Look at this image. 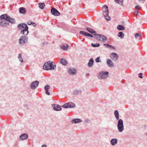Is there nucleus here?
Segmentation results:
<instances>
[{
    "mask_svg": "<svg viewBox=\"0 0 147 147\" xmlns=\"http://www.w3.org/2000/svg\"><path fill=\"white\" fill-rule=\"evenodd\" d=\"M117 128L118 131L119 132H122L124 130V125L117 126Z\"/></svg>",
    "mask_w": 147,
    "mask_h": 147,
    "instance_id": "b1692460",
    "label": "nucleus"
},
{
    "mask_svg": "<svg viewBox=\"0 0 147 147\" xmlns=\"http://www.w3.org/2000/svg\"><path fill=\"white\" fill-rule=\"evenodd\" d=\"M32 22L31 21H30L27 22V24L28 25H31L32 24Z\"/></svg>",
    "mask_w": 147,
    "mask_h": 147,
    "instance_id": "37998d69",
    "label": "nucleus"
},
{
    "mask_svg": "<svg viewBox=\"0 0 147 147\" xmlns=\"http://www.w3.org/2000/svg\"><path fill=\"white\" fill-rule=\"evenodd\" d=\"M52 106L54 110L56 111H60L61 109V106L57 104H53Z\"/></svg>",
    "mask_w": 147,
    "mask_h": 147,
    "instance_id": "ddd939ff",
    "label": "nucleus"
},
{
    "mask_svg": "<svg viewBox=\"0 0 147 147\" xmlns=\"http://www.w3.org/2000/svg\"><path fill=\"white\" fill-rule=\"evenodd\" d=\"M115 2L121 5L123 4V0H115Z\"/></svg>",
    "mask_w": 147,
    "mask_h": 147,
    "instance_id": "c85d7f7f",
    "label": "nucleus"
},
{
    "mask_svg": "<svg viewBox=\"0 0 147 147\" xmlns=\"http://www.w3.org/2000/svg\"><path fill=\"white\" fill-rule=\"evenodd\" d=\"M142 73H140L138 74L139 77L140 78H143V77L142 76Z\"/></svg>",
    "mask_w": 147,
    "mask_h": 147,
    "instance_id": "a19ab883",
    "label": "nucleus"
},
{
    "mask_svg": "<svg viewBox=\"0 0 147 147\" xmlns=\"http://www.w3.org/2000/svg\"><path fill=\"white\" fill-rule=\"evenodd\" d=\"M109 10H102V16L107 21H109L111 19L110 17L108 15L109 13Z\"/></svg>",
    "mask_w": 147,
    "mask_h": 147,
    "instance_id": "6e6552de",
    "label": "nucleus"
},
{
    "mask_svg": "<svg viewBox=\"0 0 147 147\" xmlns=\"http://www.w3.org/2000/svg\"><path fill=\"white\" fill-rule=\"evenodd\" d=\"M60 63L64 65H66L68 63L67 61L64 59H61Z\"/></svg>",
    "mask_w": 147,
    "mask_h": 147,
    "instance_id": "4be33fe9",
    "label": "nucleus"
},
{
    "mask_svg": "<svg viewBox=\"0 0 147 147\" xmlns=\"http://www.w3.org/2000/svg\"><path fill=\"white\" fill-rule=\"evenodd\" d=\"M117 28V29L119 30H123L125 29V27L122 25H118Z\"/></svg>",
    "mask_w": 147,
    "mask_h": 147,
    "instance_id": "393cba45",
    "label": "nucleus"
},
{
    "mask_svg": "<svg viewBox=\"0 0 147 147\" xmlns=\"http://www.w3.org/2000/svg\"><path fill=\"white\" fill-rule=\"evenodd\" d=\"M141 36V34L140 33L136 34L135 35V37L136 38L140 37Z\"/></svg>",
    "mask_w": 147,
    "mask_h": 147,
    "instance_id": "c9c22d12",
    "label": "nucleus"
},
{
    "mask_svg": "<svg viewBox=\"0 0 147 147\" xmlns=\"http://www.w3.org/2000/svg\"><path fill=\"white\" fill-rule=\"evenodd\" d=\"M86 30L91 34L94 35V36L95 34H96L95 31L91 28L87 27L86 28Z\"/></svg>",
    "mask_w": 147,
    "mask_h": 147,
    "instance_id": "a211bd4d",
    "label": "nucleus"
},
{
    "mask_svg": "<svg viewBox=\"0 0 147 147\" xmlns=\"http://www.w3.org/2000/svg\"><path fill=\"white\" fill-rule=\"evenodd\" d=\"M94 38L97 40L102 42H105L107 40V38L105 36L101 34H95Z\"/></svg>",
    "mask_w": 147,
    "mask_h": 147,
    "instance_id": "0eeeda50",
    "label": "nucleus"
},
{
    "mask_svg": "<svg viewBox=\"0 0 147 147\" xmlns=\"http://www.w3.org/2000/svg\"><path fill=\"white\" fill-rule=\"evenodd\" d=\"M139 13V11H138L137 10H136L134 12V14L135 16H136L138 15Z\"/></svg>",
    "mask_w": 147,
    "mask_h": 147,
    "instance_id": "4c0bfd02",
    "label": "nucleus"
},
{
    "mask_svg": "<svg viewBox=\"0 0 147 147\" xmlns=\"http://www.w3.org/2000/svg\"><path fill=\"white\" fill-rule=\"evenodd\" d=\"M84 122L86 123H89L90 122V120L88 119H86L84 120Z\"/></svg>",
    "mask_w": 147,
    "mask_h": 147,
    "instance_id": "58836bf2",
    "label": "nucleus"
},
{
    "mask_svg": "<svg viewBox=\"0 0 147 147\" xmlns=\"http://www.w3.org/2000/svg\"><path fill=\"white\" fill-rule=\"evenodd\" d=\"M141 7L139 5H136L135 6V8L136 9H139L141 8Z\"/></svg>",
    "mask_w": 147,
    "mask_h": 147,
    "instance_id": "ea45409f",
    "label": "nucleus"
},
{
    "mask_svg": "<svg viewBox=\"0 0 147 147\" xmlns=\"http://www.w3.org/2000/svg\"><path fill=\"white\" fill-rule=\"evenodd\" d=\"M117 143V140L116 138L112 139L110 141V143L113 146L115 145Z\"/></svg>",
    "mask_w": 147,
    "mask_h": 147,
    "instance_id": "6ab92c4d",
    "label": "nucleus"
},
{
    "mask_svg": "<svg viewBox=\"0 0 147 147\" xmlns=\"http://www.w3.org/2000/svg\"><path fill=\"white\" fill-rule=\"evenodd\" d=\"M50 86L49 85H46L44 87L46 91V93L48 95H50V93L48 91V90Z\"/></svg>",
    "mask_w": 147,
    "mask_h": 147,
    "instance_id": "aec40b11",
    "label": "nucleus"
},
{
    "mask_svg": "<svg viewBox=\"0 0 147 147\" xmlns=\"http://www.w3.org/2000/svg\"><path fill=\"white\" fill-rule=\"evenodd\" d=\"M41 147H47V146L46 145H43Z\"/></svg>",
    "mask_w": 147,
    "mask_h": 147,
    "instance_id": "09e8293b",
    "label": "nucleus"
},
{
    "mask_svg": "<svg viewBox=\"0 0 147 147\" xmlns=\"http://www.w3.org/2000/svg\"><path fill=\"white\" fill-rule=\"evenodd\" d=\"M26 8H24L23 7H20L19 9H25Z\"/></svg>",
    "mask_w": 147,
    "mask_h": 147,
    "instance_id": "49530a36",
    "label": "nucleus"
},
{
    "mask_svg": "<svg viewBox=\"0 0 147 147\" xmlns=\"http://www.w3.org/2000/svg\"><path fill=\"white\" fill-rule=\"evenodd\" d=\"M69 47V46L67 44L66 45H61V49L64 51H66L67 50L68 48Z\"/></svg>",
    "mask_w": 147,
    "mask_h": 147,
    "instance_id": "412c9836",
    "label": "nucleus"
},
{
    "mask_svg": "<svg viewBox=\"0 0 147 147\" xmlns=\"http://www.w3.org/2000/svg\"><path fill=\"white\" fill-rule=\"evenodd\" d=\"M111 58L114 61H117L119 58L118 55L115 53H112L110 55Z\"/></svg>",
    "mask_w": 147,
    "mask_h": 147,
    "instance_id": "f8f14e48",
    "label": "nucleus"
},
{
    "mask_svg": "<svg viewBox=\"0 0 147 147\" xmlns=\"http://www.w3.org/2000/svg\"><path fill=\"white\" fill-rule=\"evenodd\" d=\"M88 75H89V74H86V75H87V76H88Z\"/></svg>",
    "mask_w": 147,
    "mask_h": 147,
    "instance_id": "8fccbe9b",
    "label": "nucleus"
},
{
    "mask_svg": "<svg viewBox=\"0 0 147 147\" xmlns=\"http://www.w3.org/2000/svg\"><path fill=\"white\" fill-rule=\"evenodd\" d=\"M82 92V91L80 90H75L74 91V94L77 95L80 94Z\"/></svg>",
    "mask_w": 147,
    "mask_h": 147,
    "instance_id": "a878e982",
    "label": "nucleus"
},
{
    "mask_svg": "<svg viewBox=\"0 0 147 147\" xmlns=\"http://www.w3.org/2000/svg\"><path fill=\"white\" fill-rule=\"evenodd\" d=\"M94 61L92 58H90L88 63V66L89 67H92L94 64Z\"/></svg>",
    "mask_w": 147,
    "mask_h": 147,
    "instance_id": "dca6fc26",
    "label": "nucleus"
},
{
    "mask_svg": "<svg viewBox=\"0 0 147 147\" xmlns=\"http://www.w3.org/2000/svg\"><path fill=\"white\" fill-rule=\"evenodd\" d=\"M38 4L39 8L41 9H43L45 6V5L44 3H39Z\"/></svg>",
    "mask_w": 147,
    "mask_h": 147,
    "instance_id": "bb28decb",
    "label": "nucleus"
},
{
    "mask_svg": "<svg viewBox=\"0 0 147 147\" xmlns=\"http://www.w3.org/2000/svg\"><path fill=\"white\" fill-rule=\"evenodd\" d=\"M104 45L107 48H112L113 49H115L114 47L107 44H104Z\"/></svg>",
    "mask_w": 147,
    "mask_h": 147,
    "instance_id": "c756f323",
    "label": "nucleus"
},
{
    "mask_svg": "<svg viewBox=\"0 0 147 147\" xmlns=\"http://www.w3.org/2000/svg\"><path fill=\"white\" fill-rule=\"evenodd\" d=\"M18 58L21 62H23V60L22 57V55L21 54H19Z\"/></svg>",
    "mask_w": 147,
    "mask_h": 147,
    "instance_id": "7c9ffc66",
    "label": "nucleus"
},
{
    "mask_svg": "<svg viewBox=\"0 0 147 147\" xmlns=\"http://www.w3.org/2000/svg\"><path fill=\"white\" fill-rule=\"evenodd\" d=\"M82 122L81 119H74L72 121V122L74 123H79Z\"/></svg>",
    "mask_w": 147,
    "mask_h": 147,
    "instance_id": "5701e85b",
    "label": "nucleus"
},
{
    "mask_svg": "<svg viewBox=\"0 0 147 147\" xmlns=\"http://www.w3.org/2000/svg\"><path fill=\"white\" fill-rule=\"evenodd\" d=\"M17 28L19 29L22 30L20 32L21 34L24 35H27L28 34V27L26 24H19L18 25Z\"/></svg>",
    "mask_w": 147,
    "mask_h": 147,
    "instance_id": "7ed1b4c3",
    "label": "nucleus"
},
{
    "mask_svg": "<svg viewBox=\"0 0 147 147\" xmlns=\"http://www.w3.org/2000/svg\"><path fill=\"white\" fill-rule=\"evenodd\" d=\"M87 36H89V37H92V38L93 37L92 35L90 34H89V33H87Z\"/></svg>",
    "mask_w": 147,
    "mask_h": 147,
    "instance_id": "79ce46f5",
    "label": "nucleus"
},
{
    "mask_svg": "<svg viewBox=\"0 0 147 147\" xmlns=\"http://www.w3.org/2000/svg\"><path fill=\"white\" fill-rule=\"evenodd\" d=\"M56 65L53 61H49L45 63L43 66V69L45 70H55Z\"/></svg>",
    "mask_w": 147,
    "mask_h": 147,
    "instance_id": "f03ea898",
    "label": "nucleus"
},
{
    "mask_svg": "<svg viewBox=\"0 0 147 147\" xmlns=\"http://www.w3.org/2000/svg\"><path fill=\"white\" fill-rule=\"evenodd\" d=\"M118 36L121 39L123 38L124 36V34L121 32H119L118 33Z\"/></svg>",
    "mask_w": 147,
    "mask_h": 147,
    "instance_id": "cd10ccee",
    "label": "nucleus"
},
{
    "mask_svg": "<svg viewBox=\"0 0 147 147\" xmlns=\"http://www.w3.org/2000/svg\"><path fill=\"white\" fill-rule=\"evenodd\" d=\"M147 136V133L145 134Z\"/></svg>",
    "mask_w": 147,
    "mask_h": 147,
    "instance_id": "3c124183",
    "label": "nucleus"
},
{
    "mask_svg": "<svg viewBox=\"0 0 147 147\" xmlns=\"http://www.w3.org/2000/svg\"><path fill=\"white\" fill-rule=\"evenodd\" d=\"M109 74L108 71H102L99 73L98 78L100 79H105L108 77Z\"/></svg>",
    "mask_w": 147,
    "mask_h": 147,
    "instance_id": "423d86ee",
    "label": "nucleus"
},
{
    "mask_svg": "<svg viewBox=\"0 0 147 147\" xmlns=\"http://www.w3.org/2000/svg\"><path fill=\"white\" fill-rule=\"evenodd\" d=\"M102 9H108V7L107 5H104L102 6Z\"/></svg>",
    "mask_w": 147,
    "mask_h": 147,
    "instance_id": "e433bc0d",
    "label": "nucleus"
},
{
    "mask_svg": "<svg viewBox=\"0 0 147 147\" xmlns=\"http://www.w3.org/2000/svg\"><path fill=\"white\" fill-rule=\"evenodd\" d=\"M56 8L58 9V8L57 7H56V8L53 7L51 8V9H56Z\"/></svg>",
    "mask_w": 147,
    "mask_h": 147,
    "instance_id": "de8ad7c7",
    "label": "nucleus"
},
{
    "mask_svg": "<svg viewBox=\"0 0 147 147\" xmlns=\"http://www.w3.org/2000/svg\"><path fill=\"white\" fill-rule=\"evenodd\" d=\"M26 35L21 36L18 40V42L20 46H23L28 43V38Z\"/></svg>",
    "mask_w": 147,
    "mask_h": 147,
    "instance_id": "20e7f679",
    "label": "nucleus"
},
{
    "mask_svg": "<svg viewBox=\"0 0 147 147\" xmlns=\"http://www.w3.org/2000/svg\"><path fill=\"white\" fill-rule=\"evenodd\" d=\"M28 138V135L26 134L25 133L22 134L20 136V138L21 140H26Z\"/></svg>",
    "mask_w": 147,
    "mask_h": 147,
    "instance_id": "4468645a",
    "label": "nucleus"
},
{
    "mask_svg": "<svg viewBox=\"0 0 147 147\" xmlns=\"http://www.w3.org/2000/svg\"><path fill=\"white\" fill-rule=\"evenodd\" d=\"M91 45L93 47H98L100 46V44L98 43H96L95 44L92 43H91Z\"/></svg>",
    "mask_w": 147,
    "mask_h": 147,
    "instance_id": "2f4dec72",
    "label": "nucleus"
},
{
    "mask_svg": "<svg viewBox=\"0 0 147 147\" xmlns=\"http://www.w3.org/2000/svg\"><path fill=\"white\" fill-rule=\"evenodd\" d=\"M31 23V25H32L34 27L36 26V24L34 22H32Z\"/></svg>",
    "mask_w": 147,
    "mask_h": 147,
    "instance_id": "c03bdc74",
    "label": "nucleus"
},
{
    "mask_svg": "<svg viewBox=\"0 0 147 147\" xmlns=\"http://www.w3.org/2000/svg\"><path fill=\"white\" fill-rule=\"evenodd\" d=\"M114 114L116 119L117 120H118L117 126L124 125L123 121L122 119H119V113L118 111L117 110H115L114 112Z\"/></svg>",
    "mask_w": 147,
    "mask_h": 147,
    "instance_id": "39448f33",
    "label": "nucleus"
},
{
    "mask_svg": "<svg viewBox=\"0 0 147 147\" xmlns=\"http://www.w3.org/2000/svg\"><path fill=\"white\" fill-rule=\"evenodd\" d=\"M39 84V82L38 81H34L31 83L30 87L32 89H34L38 86Z\"/></svg>",
    "mask_w": 147,
    "mask_h": 147,
    "instance_id": "9b49d317",
    "label": "nucleus"
},
{
    "mask_svg": "<svg viewBox=\"0 0 147 147\" xmlns=\"http://www.w3.org/2000/svg\"><path fill=\"white\" fill-rule=\"evenodd\" d=\"M68 72L70 75L73 76L76 74L77 70L75 68L71 67L68 69Z\"/></svg>",
    "mask_w": 147,
    "mask_h": 147,
    "instance_id": "1a4fd4ad",
    "label": "nucleus"
},
{
    "mask_svg": "<svg viewBox=\"0 0 147 147\" xmlns=\"http://www.w3.org/2000/svg\"><path fill=\"white\" fill-rule=\"evenodd\" d=\"M139 1H142V0H138Z\"/></svg>",
    "mask_w": 147,
    "mask_h": 147,
    "instance_id": "603ef678",
    "label": "nucleus"
},
{
    "mask_svg": "<svg viewBox=\"0 0 147 147\" xmlns=\"http://www.w3.org/2000/svg\"><path fill=\"white\" fill-rule=\"evenodd\" d=\"M50 5H47L46 6L45 8H50Z\"/></svg>",
    "mask_w": 147,
    "mask_h": 147,
    "instance_id": "a18cd8bd",
    "label": "nucleus"
},
{
    "mask_svg": "<svg viewBox=\"0 0 147 147\" xmlns=\"http://www.w3.org/2000/svg\"><path fill=\"white\" fill-rule=\"evenodd\" d=\"M19 12L22 14H24L26 12V10H19Z\"/></svg>",
    "mask_w": 147,
    "mask_h": 147,
    "instance_id": "f704fd0d",
    "label": "nucleus"
},
{
    "mask_svg": "<svg viewBox=\"0 0 147 147\" xmlns=\"http://www.w3.org/2000/svg\"><path fill=\"white\" fill-rule=\"evenodd\" d=\"M79 33L80 34L85 36H87L88 33L84 31H80Z\"/></svg>",
    "mask_w": 147,
    "mask_h": 147,
    "instance_id": "473e14b6",
    "label": "nucleus"
},
{
    "mask_svg": "<svg viewBox=\"0 0 147 147\" xmlns=\"http://www.w3.org/2000/svg\"><path fill=\"white\" fill-rule=\"evenodd\" d=\"M95 61L96 63L101 62L100 57H98L96 59Z\"/></svg>",
    "mask_w": 147,
    "mask_h": 147,
    "instance_id": "72a5a7b5",
    "label": "nucleus"
},
{
    "mask_svg": "<svg viewBox=\"0 0 147 147\" xmlns=\"http://www.w3.org/2000/svg\"><path fill=\"white\" fill-rule=\"evenodd\" d=\"M51 12L53 15L55 16H59L60 14L57 10H51Z\"/></svg>",
    "mask_w": 147,
    "mask_h": 147,
    "instance_id": "f3484780",
    "label": "nucleus"
},
{
    "mask_svg": "<svg viewBox=\"0 0 147 147\" xmlns=\"http://www.w3.org/2000/svg\"><path fill=\"white\" fill-rule=\"evenodd\" d=\"M5 21L12 24L16 23L15 19L11 18L6 14H4L1 15L0 16V26L1 27H6L9 26V23Z\"/></svg>",
    "mask_w": 147,
    "mask_h": 147,
    "instance_id": "f257e3e1",
    "label": "nucleus"
},
{
    "mask_svg": "<svg viewBox=\"0 0 147 147\" xmlns=\"http://www.w3.org/2000/svg\"><path fill=\"white\" fill-rule=\"evenodd\" d=\"M75 105L72 102H69L67 103H66L62 106L65 108H71L75 107Z\"/></svg>",
    "mask_w": 147,
    "mask_h": 147,
    "instance_id": "9d476101",
    "label": "nucleus"
},
{
    "mask_svg": "<svg viewBox=\"0 0 147 147\" xmlns=\"http://www.w3.org/2000/svg\"><path fill=\"white\" fill-rule=\"evenodd\" d=\"M107 64L110 67H112L114 66V64L110 59H108L107 60Z\"/></svg>",
    "mask_w": 147,
    "mask_h": 147,
    "instance_id": "2eb2a0df",
    "label": "nucleus"
}]
</instances>
